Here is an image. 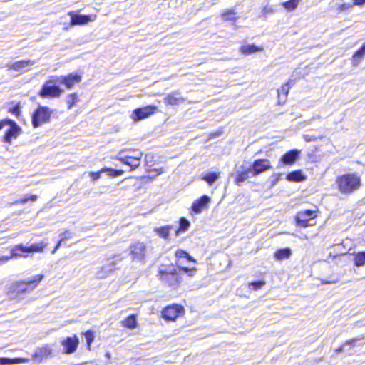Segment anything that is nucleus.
<instances>
[{"label": "nucleus", "instance_id": "obj_1", "mask_svg": "<svg viewBox=\"0 0 365 365\" xmlns=\"http://www.w3.org/2000/svg\"><path fill=\"white\" fill-rule=\"evenodd\" d=\"M43 278V274H37L26 280L13 282L9 288V293L11 297L15 298L31 292L37 287Z\"/></svg>", "mask_w": 365, "mask_h": 365}, {"label": "nucleus", "instance_id": "obj_2", "mask_svg": "<svg viewBox=\"0 0 365 365\" xmlns=\"http://www.w3.org/2000/svg\"><path fill=\"white\" fill-rule=\"evenodd\" d=\"M336 183L342 193L349 194L358 190L361 185V179L355 173H348L337 178Z\"/></svg>", "mask_w": 365, "mask_h": 365}, {"label": "nucleus", "instance_id": "obj_3", "mask_svg": "<svg viewBox=\"0 0 365 365\" xmlns=\"http://www.w3.org/2000/svg\"><path fill=\"white\" fill-rule=\"evenodd\" d=\"M58 83L57 77H53L46 81L38 93L39 96L44 98L59 97L63 90L59 87Z\"/></svg>", "mask_w": 365, "mask_h": 365}, {"label": "nucleus", "instance_id": "obj_4", "mask_svg": "<svg viewBox=\"0 0 365 365\" xmlns=\"http://www.w3.org/2000/svg\"><path fill=\"white\" fill-rule=\"evenodd\" d=\"M52 111L46 106H38L32 115V125L38 128L41 125L50 120Z\"/></svg>", "mask_w": 365, "mask_h": 365}, {"label": "nucleus", "instance_id": "obj_5", "mask_svg": "<svg viewBox=\"0 0 365 365\" xmlns=\"http://www.w3.org/2000/svg\"><path fill=\"white\" fill-rule=\"evenodd\" d=\"M6 125L9 126V129L4 136V141L10 143L13 138H16L21 133V128L12 120L4 119L0 121V130Z\"/></svg>", "mask_w": 365, "mask_h": 365}, {"label": "nucleus", "instance_id": "obj_6", "mask_svg": "<svg viewBox=\"0 0 365 365\" xmlns=\"http://www.w3.org/2000/svg\"><path fill=\"white\" fill-rule=\"evenodd\" d=\"M316 217L315 212L311 210L298 212L295 217L296 224L302 227L314 226L316 224Z\"/></svg>", "mask_w": 365, "mask_h": 365}, {"label": "nucleus", "instance_id": "obj_7", "mask_svg": "<svg viewBox=\"0 0 365 365\" xmlns=\"http://www.w3.org/2000/svg\"><path fill=\"white\" fill-rule=\"evenodd\" d=\"M160 279L167 284L169 287L176 288L180 283V277L175 269H171L169 271L159 272Z\"/></svg>", "mask_w": 365, "mask_h": 365}, {"label": "nucleus", "instance_id": "obj_8", "mask_svg": "<svg viewBox=\"0 0 365 365\" xmlns=\"http://www.w3.org/2000/svg\"><path fill=\"white\" fill-rule=\"evenodd\" d=\"M29 255L27 246L23 244H19L13 247L11 250L10 256L0 257V264H4L12 258L26 257Z\"/></svg>", "mask_w": 365, "mask_h": 365}, {"label": "nucleus", "instance_id": "obj_9", "mask_svg": "<svg viewBox=\"0 0 365 365\" xmlns=\"http://www.w3.org/2000/svg\"><path fill=\"white\" fill-rule=\"evenodd\" d=\"M147 249L145 243L136 242L130 246V253L133 261L145 262Z\"/></svg>", "mask_w": 365, "mask_h": 365}, {"label": "nucleus", "instance_id": "obj_10", "mask_svg": "<svg viewBox=\"0 0 365 365\" xmlns=\"http://www.w3.org/2000/svg\"><path fill=\"white\" fill-rule=\"evenodd\" d=\"M241 165H236L237 177L235 182L240 186L241 184L249 178V173L251 171V164L250 161H240Z\"/></svg>", "mask_w": 365, "mask_h": 365}, {"label": "nucleus", "instance_id": "obj_11", "mask_svg": "<svg viewBox=\"0 0 365 365\" xmlns=\"http://www.w3.org/2000/svg\"><path fill=\"white\" fill-rule=\"evenodd\" d=\"M157 109V107L155 106H147L136 108L133 111L131 118L134 121H139L154 114Z\"/></svg>", "mask_w": 365, "mask_h": 365}, {"label": "nucleus", "instance_id": "obj_12", "mask_svg": "<svg viewBox=\"0 0 365 365\" xmlns=\"http://www.w3.org/2000/svg\"><path fill=\"white\" fill-rule=\"evenodd\" d=\"M68 15L71 16V26L85 25L88 22L94 21L96 19V14L83 15L70 11Z\"/></svg>", "mask_w": 365, "mask_h": 365}, {"label": "nucleus", "instance_id": "obj_13", "mask_svg": "<svg viewBox=\"0 0 365 365\" xmlns=\"http://www.w3.org/2000/svg\"><path fill=\"white\" fill-rule=\"evenodd\" d=\"M183 313V307L178 304L168 306L162 312L163 318L170 321L175 320L178 317H180Z\"/></svg>", "mask_w": 365, "mask_h": 365}, {"label": "nucleus", "instance_id": "obj_14", "mask_svg": "<svg viewBox=\"0 0 365 365\" xmlns=\"http://www.w3.org/2000/svg\"><path fill=\"white\" fill-rule=\"evenodd\" d=\"M119 256H117L118 258ZM122 258L117 259L108 260L101 268L96 272V276L99 279H104L108 277L116 269V264L118 261H121Z\"/></svg>", "mask_w": 365, "mask_h": 365}, {"label": "nucleus", "instance_id": "obj_15", "mask_svg": "<svg viewBox=\"0 0 365 365\" xmlns=\"http://www.w3.org/2000/svg\"><path fill=\"white\" fill-rule=\"evenodd\" d=\"M52 356L53 348L50 345L46 344L36 350L34 354L32 355V359L36 363H41L43 360L47 359Z\"/></svg>", "mask_w": 365, "mask_h": 365}, {"label": "nucleus", "instance_id": "obj_16", "mask_svg": "<svg viewBox=\"0 0 365 365\" xmlns=\"http://www.w3.org/2000/svg\"><path fill=\"white\" fill-rule=\"evenodd\" d=\"M36 63L34 60H21L14 62L11 64H6V67L9 70H14L20 73L28 71L30 68Z\"/></svg>", "mask_w": 365, "mask_h": 365}, {"label": "nucleus", "instance_id": "obj_17", "mask_svg": "<svg viewBox=\"0 0 365 365\" xmlns=\"http://www.w3.org/2000/svg\"><path fill=\"white\" fill-rule=\"evenodd\" d=\"M79 341L76 336H68L62 340L61 344L63 347V353L66 354H73L76 351Z\"/></svg>", "mask_w": 365, "mask_h": 365}, {"label": "nucleus", "instance_id": "obj_18", "mask_svg": "<svg viewBox=\"0 0 365 365\" xmlns=\"http://www.w3.org/2000/svg\"><path fill=\"white\" fill-rule=\"evenodd\" d=\"M59 84L65 85L68 88H71L75 84L81 81V76L76 73H70L68 76H61L57 77Z\"/></svg>", "mask_w": 365, "mask_h": 365}, {"label": "nucleus", "instance_id": "obj_19", "mask_svg": "<svg viewBox=\"0 0 365 365\" xmlns=\"http://www.w3.org/2000/svg\"><path fill=\"white\" fill-rule=\"evenodd\" d=\"M165 105L169 106H178L185 102V99L181 96V93L178 91H173L168 94L163 100Z\"/></svg>", "mask_w": 365, "mask_h": 365}, {"label": "nucleus", "instance_id": "obj_20", "mask_svg": "<svg viewBox=\"0 0 365 365\" xmlns=\"http://www.w3.org/2000/svg\"><path fill=\"white\" fill-rule=\"evenodd\" d=\"M210 202V198L207 195H203L195 200L192 205V210L196 213H200L205 208L207 207Z\"/></svg>", "mask_w": 365, "mask_h": 365}, {"label": "nucleus", "instance_id": "obj_21", "mask_svg": "<svg viewBox=\"0 0 365 365\" xmlns=\"http://www.w3.org/2000/svg\"><path fill=\"white\" fill-rule=\"evenodd\" d=\"M145 170L148 173V177L150 178H155L162 173L163 168L155 163V161H145Z\"/></svg>", "mask_w": 365, "mask_h": 365}, {"label": "nucleus", "instance_id": "obj_22", "mask_svg": "<svg viewBox=\"0 0 365 365\" xmlns=\"http://www.w3.org/2000/svg\"><path fill=\"white\" fill-rule=\"evenodd\" d=\"M295 80L289 79L286 83H283L277 90L279 98L282 96L285 100L289 94L291 87L294 84Z\"/></svg>", "mask_w": 365, "mask_h": 365}, {"label": "nucleus", "instance_id": "obj_23", "mask_svg": "<svg viewBox=\"0 0 365 365\" xmlns=\"http://www.w3.org/2000/svg\"><path fill=\"white\" fill-rule=\"evenodd\" d=\"M365 56V43L356 51L351 56V61L353 65L356 66L360 63L362 58Z\"/></svg>", "mask_w": 365, "mask_h": 365}, {"label": "nucleus", "instance_id": "obj_24", "mask_svg": "<svg viewBox=\"0 0 365 365\" xmlns=\"http://www.w3.org/2000/svg\"><path fill=\"white\" fill-rule=\"evenodd\" d=\"M29 359L27 358H6L0 357V365H12L19 364L22 363L29 362Z\"/></svg>", "mask_w": 365, "mask_h": 365}, {"label": "nucleus", "instance_id": "obj_25", "mask_svg": "<svg viewBox=\"0 0 365 365\" xmlns=\"http://www.w3.org/2000/svg\"><path fill=\"white\" fill-rule=\"evenodd\" d=\"M291 255L292 250L289 247L278 249L274 254V258L278 261L288 259Z\"/></svg>", "mask_w": 365, "mask_h": 365}, {"label": "nucleus", "instance_id": "obj_26", "mask_svg": "<svg viewBox=\"0 0 365 365\" xmlns=\"http://www.w3.org/2000/svg\"><path fill=\"white\" fill-rule=\"evenodd\" d=\"M269 163V161H253L252 162V175H257L262 172L265 171L269 168V165H264V163Z\"/></svg>", "mask_w": 365, "mask_h": 365}, {"label": "nucleus", "instance_id": "obj_27", "mask_svg": "<svg viewBox=\"0 0 365 365\" xmlns=\"http://www.w3.org/2000/svg\"><path fill=\"white\" fill-rule=\"evenodd\" d=\"M48 243L44 241H41L39 243L31 244L28 247L29 253L32 254L34 252H42L43 250L47 247Z\"/></svg>", "mask_w": 365, "mask_h": 365}, {"label": "nucleus", "instance_id": "obj_28", "mask_svg": "<svg viewBox=\"0 0 365 365\" xmlns=\"http://www.w3.org/2000/svg\"><path fill=\"white\" fill-rule=\"evenodd\" d=\"M365 344V334L357 336L356 337L350 339L345 341V345L356 346H361Z\"/></svg>", "mask_w": 365, "mask_h": 365}, {"label": "nucleus", "instance_id": "obj_29", "mask_svg": "<svg viewBox=\"0 0 365 365\" xmlns=\"http://www.w3.org/2000/svg\"><path fill=\"white\" fill-rule=\"evenodd\" d=\"M175 256L178 259L176 264L180 267L181 264L182 263L181 262V259H185L188 262H195V259L185 251L182 250H178L175 252Z\"/></svg>", "mask_w": 365, "mask_h": 365}, {"label": "nucleus", "instance_id": "obj_30", "mask_svg": "<svg viewBox=\"0 0 365 365\" xmlns=\"http://www.w3.org/2000/svg\"><path fill=\"white\" fill-rule=\"evenodd\" d=\"M287 179L292 182H302L305 178L301 170H295L287 174Z\"/></svg>", "mask_w": 365, "mask_h": 365}, {"label": "nucleus", "instance_id": "obj_31", "mask_svg": "<svg viewBox=\"0 0 365 365\" xmlns=\"http://www.w3.org/2000/svg\"><path fill=\"white\" fill-rule=\"evenodd\" d=\"M220 177V173L210 172L202 175V179L207 182L209 185L213 184Z\"/></svg>", "mask_w": 365, "mask_h": 365}, {"label": "nucleus", "instance_id": "obj_32", "mask_svg": "<svg viewBox=\"0 0 365 365\" xmlns=\"http://www.w3.org/2000/svg\"><path fill=\"white\" fill-rule=\"evenodd\" d=\"M173 228L172 225H167L155 229L156 234L162 238L167 239L169 236L170 231Z\"/></svg>", "mask_w": 365, "mask_h": 365}, {"label": "nucleus", "instance_id": "obj_33", "mask_svg": "<svg viewBox=\"0 0 365 365\" xmlns=\"http://www.w3.org/2000/svg\"><path fill=\"white\" fill-rule=\"evenodd\" d=\"M123 324L125 327L128 329H134L137 327V319L136 316L134 314H131L124 321H123Z\"/></svg>", "mask_w": 365, "mask_h": 365}, {"label": "nucleus", "instance_id": "obj_34", "mask_svg": "<svg viewBox=\"0 0 365 365\" xmlns=\"http://www.w3.org/2000/svg\"><path fill=\"white\" fill-rule=\"evenodd\" d=\"M300 155V150L297 149L291 150L284 154L280 160H297Z\"/></svg>", "mask_w": 365, "mask_h": 365}, {"label": "nucleus", "instance_id": "obj_35", "mask_svg": "<svg viewBox=\"0 0 365 365\" xmlns=\"http://www.w3.org/2000/svg\"><path fill=\"white\" fill-rule=\"evenodd\" d=\"M190 225V223L187 219H185L184 217L180 218L179 227L175 231V235L178 236L180 232L187 231L188 230Z\"/></svg>", "mask_w": 365, "mask_h": 365}, {"label": "nucleus", "instance_id": "obj_36", "mask_svg": "<svg viewBox=\"0 0 365 365\" xmlns=\"http://www.w3.org/2000/svg\"><path fill=\"white\" fill-rule=\"evenodd\" d=\"M299 1L300 0H288L282 3V6L288 11H293L297 7Z\"/></svg>", "mask_w": 365, "mask_h": 365}, {"label": "nucleus", "instance_id": "obj_37", "mask_svg": "<svg viewBox=\"0 0 365 365\" xmlns=\"http://www.w3.org/2000/svg\"><path fill=\"white\" fill-rule=\"evenodd\" d=\"M354 264L356 267L365 264V252H359L354 256Z\"/></svg>", "mask_w": 365, "mask_h": 365}, {"label": "nucleus", "instance_id": "obj_38", "mask_svg": "<svg viewBox=\"0 0 365 365\" xmlns=\"http://www.w3.org/2000/svg\"><path fill=\"white\" fill-rule=\"evenodd\" d=\"M101 172L107 173L109 176L114 178L121 175L124 173V170H123L122 169L115 170L112 168H103L101 170Z\"/></svg>", "mask_w": 365, "mask_h": 365}, {"label": "nucleus", "instance_id": "obj_39", "mask_svg": "<svg viewBox=\"0 0 365 365\" xmlns=\"http://www.w3.org/2000/svg\"><path fill=\"white\" fill-rule=\"evenodd\" d=\"M78 101V95L74 93L69 94L66 97V103L68 104V108L70 110L72 107L76 104V103Z\"/></svg>", "mask_w": 365, "mask_h": 365}, {"label": "nucleus", "instance_id": "obj_40", "mask_svg": "<svg viewBox=\"0 0 365 365\" xmlns=\"http://www.w3.org/2000/svg\"><path fill=\"white\" fill-rule=\"evenodd\" d=\"M222 19L225 21H233L237 19V15L232 9H230L222 14Z\"/></svg>", "mask_w": 365, "mask_h": 365}, {"label": "nucleus", "instance_id": "obj_41", "mask_svg": "<svg viewBox=\"0 0 365 365\" xmlns=\"http://www.w3.org/2000/svg\"><path fill=\"white\" fill-rule=\"evenodd\" d=\"M85 339L88 345V349H90L91 345L94 339L93 333L91 331H87L85 334Z\"/></svg>", "mask_w": 365, "mask_h": 365}, {"label": "nucleus", "instance_id": "obj_42", "mask_svg": "<svg viewBox=\"0 0 365 365\" xmlns=\"http://www.w3.org/2000/svg\"><path fill=\"white\" fill-rule=\"evenodd\" d=\"M353 4L349 3H342L339 4L336 6V10L339 13H341L343 11H347L352 7Z\"/></svg>", "mask_w": 365, "mask_h": 365}, {"label": "nucleus", "instance_id": "obj_43", "mask_svg": "<svg viewBox=\"0 0 365 365\" xmlns=\"http://www.w3.org/2000/svg\"><path fill=\"white\" fill-rule=\"evenodd\" d=\"M266 282L264 279L252 281V290H258L265 285Z\"/></svg>", "mask_w": 365, "mask_h": 365}, {"label": "nucleus", "instance_id": "obj_44", "mask_svg": "<svg viewBox=\"0 0 365 365\" xmlns=\"http://www.w3.org/2000/svg\"><path fill=\"white\" fill-rule=\"evenodd\" d=\"M123 162L127 167L130 168V171L134 170L135 168H138L140 165L138 161H131V163L130 161Z\"/></svg>", "mask_w": 365, "mask_h": 365}, {"label": "nucleus", "instance_id": "obj_45", "mask_svg": "<svg viewBox=\"0 0 365 365\" xmlns=\"http://www.w3.org/2000/svg\"><path fill=\"white\" fill-rule=\"evenodd\" d=\"M37 199V195H32L29 197H24L23 199L19 200V202L21 203V204H24L26 203V202H28L29 200H31V201H36Z\"/></svg>", "mask_w": 365, "mask_h": 365}, {"label": "nucleus", "instance_id": "obj_46", "mask_svg": "<svg viewBox=\"0 0 365 365\" xmlns=\"http://www.w3.org/2000/svg\"><path fill=\"white\" fill-rule=\"evenodd\" d=\"M240 51H242V53H244L245 55L250 54L251 53V45L242 46L240 48Z\"/></svg>", "mask_w": 365, "mask_h": 365}, {"label": "nucleus", "instance_id": "obj_47", "mask_svg": "<svg viewBox=\"0 0 365 365\" xmlns=\"http://www.w3.org/2000/svg\"><path fill=\"white\" fill-rule=\"evenodd\" d=\"M68 239V237H62L60 240L58 241V242L57 243V245H56L54 250L52 251V253L54 254L58 250V248L62 245L63 244V242Z\"/></svg>", "mask_w": 365, "mask_h": 365}, {"label": "nucleus", "instance_id": "obj_48", "mask_svg": "<svg viewBox=\"0 0 365 365\" xmlns=\"http://www.w3.org/2000/svg\"><path fill=\"white\" fill-rule=\"evenodd\" d=\"M181 269L184 271L185 273H189L190 276H192V274L196 271L195 268H188L185 267H181Z\"/></svg>", "mask_w": 365, "mask_h": 365}, {"label": "nucleus", "instance_id": "obj_49", "mask_svg": "<svg viewBox=\"0 0 365 365\" xmlns=\"http://www.w3.org/2000/svg\"><path fill=\"white\" fill-rule=\"evenodd\" d=\"M10 112L14 114L16 116H19L20 115V108L19 106H14L11 109H10Z\"/></svg>", "mask_w": 365, "mask_h": 365}, {"label": "nucleus", "instance_id": "obj_50", "mask_svg": "<svg viewBox=\"0 0 365 365\" xmlns=\"http://www.w3.org/2000/svg\"><path fill=\"white\" fill-rule=\"evenodd\" d=\"M222 134V130L221 129L217 130L216 132L210 134V138H214L216 137H219Z\"/></svg>", "mask_w": 365, "mask_h": 365}, {"label": "nucleus", "instance_id": "obj_51", "mask_svg": "<svg viewBox=\"0 0 365 365\" xmlns=\"http://www.w3.org/2000/svg\"><path fill=\"white\" fill-rule=\"evenodd\" d=\"M338 282V279H333V280H325V279H322L321 281V283L322 284H335Z\"/></svg>", "mask_w": 365, "mask_h": 365}, {"label": "nucleus", "instance_id": "obj_52", "mask_svg": "<svg viewBox=\"0 0 365 365\" xmlns=\"http://www.w3.org/2000/svg\"><path fill=\"white\" fill-rule=\"evenodd\" d=\"M90 176L91 177L93 180H97L100 178L101 173H91Z\"/></svg>", "mask_w": 365, "mask_h": 365}, {"label": "nucleus", "instance_id": "obj_53", "mask_svg": "<svg viewBox=\"0 0 365 365\" xmlns=\"http://www.w3.org/2000/svg\"><path fill=\"white\" fill-rule=\"evenodd\" d=\"M60 237L61 238L62 237H68V239H69L72 237V232L68 230H66L65 232L60 234Z\"/></svg>", "mask_w": 365, "mask_h": 365}, {"label": "nucleus", "instance_id": "obj_54", "mask_svg": "<svg viewBox=\"0 0 365 365\" xmlns=\"http://www.w3.org/2000/svg\"><path fill=\"white\" fill-rule=\"evenodd\" d=\"M346 346H347V345H345V342H344L341 346H339L338 349H336V352L339 354V353L346 351Z\"/></svg>", "mask_w": 365, "mask_h": 365}, {"label": "nucleus", "instance_id": "obj_55", "mask_svg": "<svg viewBox=\"0 0 365 365\" xmlns=\"http://www.w3.org/2000/svg\"><path fill=\"white\" fill-rule=\"evenodd\" d=\"M140 160V158H137V157H129V156H125V157H119L117 160Z\"/></svg>", "mask_w": 365, "mask_h": 365}, {"label": "nucleus", "instance_id": "obj_56", "mask_svg": "<svg viewBox=\"0 0 365 365\" xmlns=\"http://www.w3.org/2000/svg\"><path fill=\"white\" fill-rule=\"evenodd\" d=\"M365 4V0H353V5L361 6Z\"/></svg>", "mask_w": 365, "mask_h": 365}, {"label": "nucleus", "instance_id": "obj_57", "mask_svg": "<svg viewBox=\"0 0 365 365\" xmlns=\"http://www.w3.org/2000/svg\"><path fill=\"white\" fill-rule=\"evenodd\" d=\"M252 53H254L257 51H261L262 48H259L256 47L255 46L252 45Z\"/></svg>", "mask_w": 365, "mask_h": 365}, {"label": "nucleus", "instance_id": "obj_58", "mask_svg": "<svg viewBox=\"0 0 365 365\" xmlns=\"http://www.w3.org/2000/svg\"><path fill=\"white\" fill-rule=\"evenodd\" d=\"M105 356H106V357L108 360H110V358H111V355H110V354L109 352H106V354H105Z\"/></svg>", "mask_w": 365, "mask_h": 365}, {"label": "nucleus", "instance_id": "obj_59", "mask_svg": "<svg viewBox=\"0 0 365 365\" xmlns=\"http://www.w3.org/2000/svg\"><path fill=\"white\" fill-rule=\"evenodd\" d=\"M282 162L286 164H292V163H294L295 161L290 160V161H282Z\"/></svg>", "mask_w": 365, "mask_h": 365}, {"label": "nucleus", "instance_id": "obj_60", "mask_svg": "<svg viewBox=\"0 0 365 365\" xmlns=\"http://www.w3.org/2000/svg\"><path fill=\"white\" fill-rule=\"evenodd\" d=\"M340 247H341V245H336V248H339Z\"/></svg>", "mask_w": 365, "mask_h": 365}]
</instances>
